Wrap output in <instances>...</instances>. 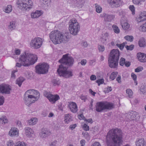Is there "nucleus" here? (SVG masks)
Masks as SVG:
<instances>
[{
  "instance_id": "23",
  "label": "nucleus",
  "mask_w": 146,
  "mask_h": 146,
  "mask_svg": "<svg viewBox=\"0 0 146 146\" xmlns=\"http://www.w3.org/2000/svg\"><path fill=\"white\" fill-rule=\"evenodd\" d=\"M137 57L139 60L142 62H146V55L141 53L137 54Z\"/></svg>"
},
{
  "instance_id": "61",
  "label": "nucleus",
  "mask_w": 146,
  "mask_h": 146,
  "mask_svg": "<svg viewBox=\"0 0 146 146\" xmlns=\"http://www.w3.org/2000/svg\"><path fill=\"white\" fill-rule=\"evenodd\" d=\"M96 76L94 75H92L90 77V79L91 80H96Z\"/></svg>"
},
{
  "instance_id": "30",
  "label": "nucleus",
  "mask_w": 146,
  "mask_h": 146,
  "mask_svg": "<svg viewBox=\"0 0 146 146\" xmlns=\"http://www.w3.org/2000/svg\"><path fill=\"white\" fill-rule=\"evenodd\" d=\"M139 90L142 94L145 95H146V84H142Z\"/></svg>"
},
{
  "instance_id": "15",
  "label": "nucleus",
  "mask_w": 146,
  "mask_h": 146,
  "mask_svg": "<svg viewBox=\"0 0 146 146\" xmlns=\"http://www.w3.org/2000/svg\"><path fill=\"white\" fill-rule=\"evenodd\" d=\"M33 93L34 94L33 95L34 97V99H35L36 100V101L39 98L40 94L39 92L37 90L33 89L29 90L25 92V94H31V95H32Z\"/></svg>"
},
{
  "instance_id": "1",
  "label": "nucleus",
  "mask_w": 146,
  "mask_h": 146,
  "mask_svg": "<svg viewBox=\"0 0 146 146\" xmlns=\"http://www.w3.org/2000/svg\"><path fill=\"white\" fill-rule=\"evenodd\" d=\"M74 58L71 56H68V54L63 55L62 58L59 60L61 63L59 66L57 70L58 75L60 76L68 78L73 76L72 72L70 70H67V68L72 66L74 64Z\"/></svg>"
},
{
  "instance_id": "4",
  "label": "nucleus",
  "mask_w": 146,
  "mask_h": 146,
  "mask_svg": "<svg viewBox=\"0 0 146 146\" xmlns=\"http://www.w3.org/2000/svg\"><path fill=\"white\" fill-rule=\"evenodd\" d=\"M113 104L107 102H97L96 106V110L98 112H102L106 110H110L113 108Z\"/></svg>"
},
{
  "instance_id": "40",
  "label": "nucleus",
  "mask_w": 146,
  "mask_h": 146,
  "mask_svg": "<svg viewBox=\"0 0 146 146\" xmlns=\"http://www.w3.org/2000/svg\"><path fill=\"white\" fill-rule=\"evenodd\" d=\"M124 38L127 40L132 42L133 39V37L132 36H126L124 37Z\"/></svg>"
},
{
  "instance_id": "9",
  "label": "nucleus",
  "mask_w": 146,
  "mask_h": 146,
  "mask_svg": "<svg viewBox=\"0 0 146 146\" xmlns=\"http://www.w3.org/2000/svg\"><path fill=\"white\" fill-rule=\"evenodd\" d=\"M43 41L42 38L37 37L32 39L30 44L31 46L34 49H37L40 48L42 44Z\"/></svg>"
},
{
  "instance_id": "62",
  "label": "nucleus",
  "mask_w": 146,
  "mask_h": 146,
  "mask_svg": "<svg viewBox=\"0 0 146 146\" xmlns=\"http://www.w3.org/2000/svg\"><path fill=\"white\" fill-rule=\"evenodd\" d=\"M80 98L82 100H84V101H85L87 99L86 96H84L83 95L80 96Z\"/></svg>"
},
{
  "instance_id": "25",
  "label": "nucleus",
  "mask_w": 146,
  "mask_h": 146,
  "mask_svg": "<svg viewBox=\"0 0 146 146\" xmlns=\"http://www.w3.org/2000/svg\"><path fill=\"white\" fill-rule=\"evenodd\" d=\"M135 143L137 146H146L144 139L141 138L137 139L135 141Z\"/></svg>"
},
{
  "instance_id": "32",
  "label": "nucleus",
  "mask_w": 146,
  "mask_h": 146,
  "mask_svg": "<svg viewBox=\"0 0 146 146\" xmlns=\"http://www.w3.org/2000/svg\"><path fill=\"white\" fill-rule=\"evenodd\" d=\"M25 79L22 77H20L17 79L16 83L18 84L19 87H21L23 82L24 81Z\"/></svg>"
},
{
  "instance_id": "45",
  "label": "nucleus",
  "mask_w": 146,
  "mask_h": 146,
  "mask_svg": "<svg viewBox=\"0 0 146 146\" xmlns=\"http://www.w3.org/2000/svg\"><path fill=\"white\" fill-rule=\"evenodd\" d=\"M15 146H26V145L23 142L19 141L16 143Z\"/></svg>"
},
{
  "instance_id": "57",
  "label": "nucleus",
  "mask_w": 146,
  "mask_h": 146,
  "mask_svg": "<svg viewBox=\"0 0 146 146\" xmlns=\"http://www.w3.org/2000/svg\"><path fill=\"white\" fill-rule=\"evenodd\" d=\"M76 124H74L73 125H70L69 128L72 130H73L76 127Z\"/></svg>"
},
{
  "instance_id": "27",
  "label": "nucleus",
  "mask_w": 146,
  "mask_h": 146,
  "mask_svg": "<svg viewBox=\"0 0 146 146\" xmlns=\"http://www.w3.org/2000/svg\"><path fill=\"white\" fill-rule=\"evenodd\" d=\"M9 135L11 136L18 135V131L16 128H12L9 132Z\"/></svg>"
},
{
  "instance_id": "3",
  "label": "nucleus",
  "mask_w": 146,
  "mask_h": 146,
  "mask_svg": "<svg viewBox=\"0 0 146 146\" xmlns=\"http://www.w3.org/2000/svg\"><path fill=\"white\" fill-rule=\"evenodd\" d=\"M37 60V57L36 55L25 52L20 56L19 61L23 66H28L33 64Z\"/></svg>"
},
{
  "instance_id": "11",
  "label": "nucleus",
  "mask_w": 146,
  "mask_h": 146,
  "mask_svg": "<svg viewBox=\"0 0 146 146\" xmlns=\"http://www.w3.org/2000/svg\"><path fill=\"white\" fill-rule=\"evenodd\" d=\"M119 56V51L118 50L113 49L110 54V56L108 59L118 61Z\"/></svg>"
},
{
  "instance_id": "17",
  "label": "nucleus",
  "mask_w": 146,
  "mask_h": 146,
  "mask_svg": "<svg viewBox=\"0 0 146 146\" xmlns=\"http://www.w3.org/2000/svg\"><path fill=\"white\" fill-rule=\"evenodd\" d=\"M108 2L110 4L116 7H118L122 5L121 0H108Z\"/></svg>"
},
{
  "instance_id": "54",
  "label": "nucleus",
  "mask_w": 146,
  "mask_h": 146,
  "mask_svg": "<svg viewBox=\"0 0 146 146\" xmlns=\"http://www.w3.org/2000/svg\"><path fill=\"white\" fill-rule=\"evenodd\" d=\"M4 99L3 96H0V105L3 104L4 102Z\"/></svg>"
},
{
  "instance_id": "34",
  "label": "nucleus",
  "mask_w": 146,
  "mask_h": 146,
  "mask_svg": "<svg viewBox=\"0 0 146 146\" xmlns=\"http://www.w3.org/2000/svg\"><path fill=\"white\" fill-rule=\"evenodd\" d=\"M121 24L122 28L124 30H127L129 27V25L127 23L125 22L123 23H121Z\"/></svg>"
},
{
  "instance_id": "56",
  "label": "nucleus",
  "mask_w": 146,
  "mask_h": 146,
  "mask_svg": "<svg viewBox=\"0 0 146 146\" xmlns=\"http://www.w3.org/2000/svg\"><path fill=\"white\" fill-rule=\"evenodd\" d=\"M131 76L132 78L135 81V80H136L137 76L134 73H132L131 74Z\"/></svg>"
},
{
  "instance_id": "12",
  "label": "nucleus",
  "mask_w": 146,
  "mask_h": 146,
  "mask_svg": "<svg viewBox=\"0 0 146 146\" xmlns=\"http://www.w3.org/2000/svg\"><path fill=\"white\" fill-rule=\"evenodd\" d=\"M11 90V87L9 85L2 84L0 85V93L9 94Z\"/></svg>"
},
{
  "instance_id": "7",
  "label": "nucleus",
  "mask_w": 146,
  "mask_h": 146,
  "mask_svg": "<svg viewBox=\"0 0 146 146\" xmlns=\"http://www.w3.org/2000/svg\"><path fill=\"white\" fill-rule=\"evenodd\" d=\"M62 32L56 30L51 32L50 34V37L51 40L55 44L61 43Z\"/></svg>"
},
{
  "instance_id": "47",
  "label": "nucleus",
  "mask_w": 146,
  "mask_h": 146,
  "mask_svg": "<svg viewBox=\"0 0 146 146\" xmlns=\"http://www.w3.org/2000/svg\"><path fill=\"white\" fill-rule=\"evenodd\" d=\"M98 48L100 52H102L104 51L105 49L104 46L102 45H99Z\"/></svg>"
},
{
  "instance_id": "49",
  "label": "nucleus",
  "mask_w": 146,
  "mask_h": 146,
  "mask_svg": "<svg viewBox=\"0 0 146 146\" xmlns=\"http://www.w3.org/2000/svg\"><path fill=\"white\" fill-rule=\"evenodd\" d=\"M125 47L127 50H132L134 48V46L133 45H131L130 46L127 45Z\"/></svg>"
},
{
  "instance_id": "39",
  "label": "nucleus",
  "mask_w": 146,
  "mask_h": 146,
  "mask_svg": "<svg viewBox=\"0 0 146 146\" xmlns=\"http://www.w3.org/2000/svg\"><path fill=\"white\" fill-rule=\"evenodd\" d=\"M96 11L98 13H100L102 10V7L97 4H95Z\"/></svg>"
},
{
  "instance_id": "48",
  "label": "nucleus",
  "mask_w": 146,
  "mask_h": 146,
  "mask_svg": "<svg viewBox=\"0 0 146 146\" xmlns=\"http://www.w3.org/2000/svg\"><path fill=\"white\" fill-rule=\"evenodd\" d=\"M143 69V68L142 66L138 67L137 68L135 69V71L136 72H139L142 71Z\"/></svg>"
},
{
  "instance_id": "50",
  "label": "nucleus",
  "mask_w": 146,
  "mask_h": 146,
  "mask_svg": "<svg viewBox=\"0 0 146 146\" xmlns=\"http://www.w3.org/2000/svg\"><path fill=\"white\" fill-rule=\"evenodd\" d=\"M132 1L133 3L135 4L139 5H141V4L139 0H133Z\"/></svg>"
},
{
  "instance_id": "21",
  "label": "nucleus",
  "mask_w": 146,
  "mask_h": 146,
  "mask_svg": "<svg viewBox=\"0 0 146 146\" xmlns=\"http://www.w3.org/2000/svg\"><path fill=\"white\" fill-rule=\"evenodd\" d=\"M146 20V12L144 11L142 12L139 17L136 19V21L138 22H141Z\"/></svg>"
},
{
  "instance_id": "16",
  "label": "nucleus",
  "mask_w": 146,
  "mask_h": 146,
  "mask_svg": "<svg viewBox=\"0 0 146 146\" xmlns=\"http://www.w3.org/2000/svg\"><path fill=\"white\" fill-rule=\"evenodd\" d=\"M70 110L73 113H76L77 111L78 108L76 103L74 102H70L68 105Z\"/></svg>"
},
{
  "instance_id": "58",
  "label": "nucleus",
  "mask_w": 146,
  "mask_h": 146,
  "mask_svg": "<svg viewBox=\"0 0 146 146\" xmlns=\"http://www.w3.org/2000/svg\"><path fill=\"white\" fill-rule=\"evenodd\" d=\"M87 61L85 59H83L81 60L80 63L82 65H85Z\"/></svg>"
},
{
  "instance_id": "53",
  "label": "nucleus",
  "mask_w": 146,
  "mask_h": 146,
  "mask_svg": "<svg viewBox=\"0 0 146 146\" xmlns=\"http://www.w3.org/2000/svg\"><path fill=\"white\" fill-rule=\"evenodd\" d=\"M51 94H50V92H48L47 91L44 92V96H45L46 97V98L48 99V98H49V97L50 96V95Z\"/></svg>"
},
{
  "instance_id": "10",
  "label": "nucleus",
  "mask_w": 146,
  "mask_h": 146,
  "mask_svg": "<svg viewBox=\"0 0 146 146\" xmlns=\"http://www.w3.org/2000/svg\"><path fill=\"white\" fill-rule=\"evenodd\" d=\"M27 94H25V93L24 99L25 104L27 106H29L32 104L36 101L35 99H34V96L33 95H30Z\"/></svg>"
},
{
  "instance_id": "41",
  "label": "nucleus",
  "mask_w": 146,
  "mask_h": 146,
  "mask_svg": "<svg viewBox=\"0 0 146 146\" xmlns=\"http://www.w3.org/2000/svg\"><path fill=\"white\" fill-rule=\"evenodd\" d=\"M8 120L4 117H2L0 119V123L2 124H5V123H7Z\"/></svg>"
},
{
  "instance_id": "8",
  "label": "nucleus",
  "mask_w": 146,
  "mask_h": 146,
  "mask_svg": "<svg viewBox=\"0 0 146 146\" xmlns=\"http://www.w3.org/2000/svg\"><path fill=\"white\" fill-rule=\"evenodd\" d=\"M49 66L46 63L39 64L35 67L36 72L38 74H45L48 72Z\"/></svg>"
},
{
  "instance_id": "26",
  "label": "nucleus",
  "mask_w": 146,
  "mask_h": 146,
  "mask_svg": "<svg viewBox=\"0 0 146 146\" xmlns=\"http://www.w3.org/2000/svg\"><path fill=\"white\" fill-rule=\"evenodd\" d=\"M50 132L47 129H42L40 135L41 137L45 138L49 135Z\"/></svg>"
},
{
  "instance_id": "37",
  "label": "nucleus",
  "mask_w": 146,
  "mask_h": 146,
  "mask_svg": "<svg viewBox=\"0 0 146 146\" xmlns=\"http://www.w3.org/2000/svg\"><path fill=\"white\" fill-rule=\"evenodd\" d=\"M112 28L114 32L117 34L119 33L120 32L119 29L118 27L115 25H113L112 26Z\"/></svg>"
},
{
  "instance_id": "59",
  "label": "nucleus",
  "mask_w": 146,
  "mask_h": 146,
  "mask_svg": "<svg viewBox=\"0 0 146 146\" xmlns=\"http://www.w3.org/2000/svg\"><path fill=\"white\" fill-rule=\"evenodd\" d=\"M13 145V141H9L7 143V145L8 146H12Z\"/></svg>"
},
{
  "instance_id": "14",
  "label": "nucleus",
  "mask_w": 146,
  "mask_h": 146,
  "mask_svg": "<svg viewBox=\"0 0 146 146\" xmlns=\"http://www.w3.org/2000/svg\"><path fill=\"white\" fill-rule=\"evenodd\" d=\"M100 17L102 18H104V21L106 22H111L113 20L115 17L114 15L105 13L101 14Z\"/></svg>"
},
{
  "instance_id": "55",
  "label": "nucleus",
  "mask_w": 146,
  "mask_h": 146,
  "mask_svg": "<svg viewBox=\"0 0 146 146\" xmlns=\"http://www.w3.org/2000/svg\"><path fill=\"white\" fill-rule=\"evenodd\" d=\"M83 128L86 131L89 130V126L86 124H84L83 125Z\"/></svg>"
},
{
  "instance_id": "22",
  "label": "nucleus",
  "mask_w": 146,
  "mask_h": 146,
  "mask_svg": "<svg viewBox=\"0 0 146 146\" xmlns=\"http://www.w3.org/2000/svg\"><path fill=\"white\" fill-rule=\"evenodd\" d=\"M25 134L27 136L29 137H32V135L34 133V131L33 130L29 127H26L25 128Z\"/></svg>"
},
{
  "instance_id": "33",
  "label": "nucleus",
  "mask_w": 146,
  "mask_h": 146,
  "mask_svg": "<svg viewBox=\"0 0 146 146\" xmlns=\"http://www.w3.org/2000/svg\"><path fill=\"white\" fill-rule=\"evenodd\" d=\"M16 27L15 22L14 21H12L10 23L9 25V29L11 31L15 29Z\"/></svg>"
},
{
  "instance_id": "36",
  "label": "nucleus",
  "mask_w": 146,
  "mask_h": 146,
  "mask_svg": "<svg viewBox=\"0 0 146 146\" xmlns=\"http://www.w3.org/2000/svg\"><path fill=\"white\" fill-rule=\"evenodd\" d=\"M118 74L117 72H112L110 76V78L112 80H114L117 76Z\"/></svg>"
},
{
  "instance_id": "51",
  "label": "nucleus",
  "mask_w": 146,
  "mask_h": 146,
  "mask_svg": "<svg viewBox=\"0 0 146 146\" xmlns=\"http://www.w3.org/2000/svg\"><path fill=\"white\" fill-rule=\"evenodd\" d=\"M141 27V31H146V23H144Z\"/></svg>"
},
{
  "instance_id": "64",
  "label": "nucleus",
  "mask_w": 146,
  "mask_h": 146,
  "mask_svg": "<svg viewBox=\"0 0 146 146\" xmlns=\"http://www.w3.org/2000/svg\"><path fill=\"white\" fill-rule=\"evenodd\" d=\"M91 146H101L100 144L98 142H95Z\"/></svg>"
},
{
  "instance_id": "29",
  "label": "nucleus",
  "mask_w": 146,
  "mask_h": 146,
  "mask_svg": "<svg viewBox=\"0 0 146 146\" xmlns=\"http://www.w3.org/2000/svg\"><path fill=\"white\" fill-rule=\"evenodd\" d=\"M72 121V116L69 114L64 115V121L65 123H68Z\"/></svg>"
},
{
  "instance_id": "43",
  "label": "nucleus",
  "mask_w": 146,
  "mask_h": 146,
  "mask_svg": "<svg viewBox=\"0 0 146 146\" xmlns=\"http://www.w3.org/2000/svg\"><path fill=\"white\" fill-rule=\"evenodd\" d=\"M125 62V59L123 58H121L119 60V64L121 66H123Z\"/></svg>"
},
{
  "instance_id": "6",
  "label": "nucleus",
  "mask_w": 146,
  "mask_h": 146,
  "mask_svg": "<svg viewBox=\"0 0 146 146\" xmlns=\"http://www.w3.org/2000/svg\"><path fill=\"white\" fill-rule=\"evenodd\" d=\"M33 3L31 0H18L17 3L18 7L21 10H27L32 8Z\"/></svg>"
},
{
  "instance_id": "60",
  "label": "nucleus",
  "mask_w": 146,
  "mask_h": 146,
  "mask_svg": "<svg viewBox=\"0 0 146 146\" xmlns=\"http://www.w3.org/2000/svg\"><path fill=\"white\" fill-rule=\"evenodd\" d=\"M112 90V89L111 87H108L107 88V90H105L106 93H108L110 92H111Z\"/></svg>"
},
{
  "instance_id": "31",
  "label": "nucleus",
  "mask_w": 146,
  "mask_h": 146,
  "mask_svg": "<svg viewBox=\"0 0 146 146\" xmlns=\"http://www.w3.org/2000/svg\"><path fill=\"white\" fill-rule=\"evenodd\" d=\"M37 121V119L36 118H32L31 119L28 120V123L29 125H35Z\"/></svg>"
},
{
  "instance_id": "13",
  "label": "nucleus",
  "mask_w": 146,
  "mask_h": 146,
  "mask_svg": "<svg viewBox=\"0 0 146 146\" xmlns=\"http://www.w3.org/2000/svg\"><path fill=\"white\" fill-rule=\"evenodd\" d=\"M125 116L126 118L129 120L137 119L139 117L137 113L133 111H131L126 113Z\"/></svg>"
},
{
  "instance_id": "44",
  "label": "nucleus",
  "mask_w": 146,
  "mask_h": 146,
  "mask_svg": "<svg viewBox=\"0 0 146 146\" xmlns=\"http://www.w3.org/2000/svg\"><path fill=\"white\" fill-rule=\"evenodd\" d=\"M104 80L103 79H101L97 80L96 82L98 84V86H100L101 84H103L104 83Z\"/></svg>"
},
{
  "instance_id": "63",
  "label": "nucleus",
  "mask_w": 146,
  "mask_h": 146,
  "mask_svg": "<svg viewBox=\"0 0 146 146\" xmlns=\"http://www.w3.org/2000/svg\"><path fill=\"white\" fill-rule=\"evenodd\" d=\"M131 64V62H130L128 61H125V66L127 67H129L130 66Z\"/></svg>"
},
{
  "instance_id": "28",
  "label": "nucleus",
  "mask_w": 146,
  "mask_h": 146,
  "mask_svg": "<svg viewBox=\"0 0 146 146\" xmlns=\"http://www.w3.org/2000/svg\"><path fill=\"white\" fill-rule=\"evenodd\" d=\"M138 44L140 47H145L146 46V42L145 39L143 38H141L139 41Z\"/></svg>"
},
{
  "instance_id": "19",
  "label": "nucleus",
  "mask_w": 146,
  "mask_h": 146,
  "mask_svg": "<svg viewBox=\"0 0 146 146\" xmlns=\"http://www.w3.org/2000/svg\"><path fill=\"white\" fill-rule=\"evenodd\" d=\"M69 34L68 32H65L64 33L62 32V38L61 40V43H66L69 40Z\"/></svg>"
},
{
  "instance_id": "5",
  "label": "nucleus",
  "mask_w": 146,
  "mask_h": 146,
  "mask_svg": "<svg viewBox=\"0 0 146 146\" xmlns=\"http://www.w3.org/2000/svg\"><path fill=\"white\" fill-rule=\"evenodd\" d=\"M69 30L70 34L75 36L77 35L80 29L79 23L77 22L76 20L73 19L70 21Z\"/></svg>"
},
{
  "instance_id": "38",
  "label": "nucleus",
  "mask_w": 146,
  "mask_h": 146,
  "mask_svg": "<svg viewBox=\"0 0 146 146\" xmlns=\"http://www.w3.org/2000/svg\"><path fill=\"white\" fill-rule=\"evenodd\" d=\"M126 93L128 94V96L129 98H132L133 93L131 89H127L126 90Z\"/></svg>"
},
{
  "instance_id": "2",
  "label": "nucleus",
  "mask_w": 146,
  "mask_h": 146,
  "mask_svg": "<svg viewBox=\"0 0 146 146\" xmlns=\"http://www.w3.org/2000/svg\"><path fill=\"white\" fill-rule=\"evenodd\" d=\"M122 132L118 128L110 130L106 136V144L107 146H120L123 141Z\"/></svg>"
},
{
  "instance_id": "42",
  "label": "nucleus",
  "mask_w": 146,
  "mask_h": 146,
  "mask_svg": "<svg viewBox=\"0 0 146 146\" xmlns=\"http://www.w3.org/2000/svg\"><path fill=\"white\" fill-rule=\"evenodd\" d=\"M12 10L11 6V5H8L5 9V12L7 13H9Z\"/></svg>"
},
{
  "instance_id": "46",
  "label": "nucleus",
  "mask_w": 146,
  "mask_h": 146,
  "mask_svg": "<svg viewBox=\"0 0 146 146\" xmlns=\"http://www.w3.org/2000/svg\"><path fill=\"white\" fill-rule=\"evenodd\" d=\"M130 10L132 12V14L133 15L135 14V7L133 5H130L129 6Z\"/></svg>"
},
{
  "instance_id": "24",
  "label": "nucleus",
  "mask_w": 146,
  "mask_h": 146,
  "mask_svg": "<svg viewBox=\"0 0 146 146\" xmlns=\"http://www.w3.org/2000/svg\"><path fill=\"white\" fill-rule=\"evenodd\" d=\"M42 13L41 11L36 10L35 12L31 13V17L32 18H38L41 16Z\"/></svg>"
},
{
  "instance_id": "35",
  "label": "nucleus",
  "mask_w": 146,
  "mask_h": 146,
  "mask_svg": "<svg viewBox=\"0 0 146 146\" xmlns=\"http://www.w3.org/2000/svg\"><path fill=\"white\" fill-rule=\"evenodd\" d=\"M118 41H116L115 42V44H116V45L119 48V49L122 50L123 48L124 47V46H125V42H123V43L121 44L118 43Z\"/></svg>"
},
{
  "instance_id": "18",
  "label": "nucleus",
  "mask_w": 146,
  "mask_h": 146,
  "mask_svg": "<svg viewBox=\"0 0 146 146\" xmlns=\"http://www.w3.org/2000/svg\"><path fill=\"white\" fill-rule=\"evenodd\" d=\"M108 62L109 66L111 68H115L118 66V61L108 59Z\"/></svg>"
},
{
  "instance_id": "52",
  "label": "nucleus",
  "mask_w": 146,
  "mask_h": 146,
  "mask_svg": "<svg viewBox=\"0 0 146 146\" xmlns=\"http://www.w3.org/2000/svg\"><path fill=\"white\" fill-rule=\"evenodd\" d=\"M52 83L55 85H59L60 84V81L58 80H53L52 81Z\"/></svg>"
},
{
  "instance_id": "20",
  "label": "nucleus",
  "mask_w": 146,
  "mask_h": 146,
  "mask_svg": "<svg viewBox=\"0 0 146 146\" xmlns=\"http://www.w3.org/2000/svg\"><path fill=\"white\" fill-rule=\"evenodd\" d=\"M48 99L51 103H54L56 101L60 99V97L57 95H54L51 94Z\"/></svg>"
}]
</instances>
